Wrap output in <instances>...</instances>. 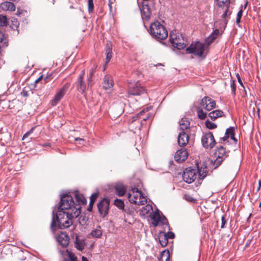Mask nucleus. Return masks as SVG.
Here are the masks:
<instances>
[{
    "instance_id": "f257e3e1",
    "label": "nucleus",
    "mask_w": 261,
    "mask_h": 261,
    "mask_svg": "<svg viewBox=\"0 0 261 261\" xmlns=\"http://www.w3.org/2000/svg\"><path fill=\"white\" fill-rule=\"evenodd\" d=\"M74 208L73 212L64 211V210L59 209L56 214V219L55 217V212L53 211L51 228L58 227L60 229H64L71 226L73 223L72 219L77 218L81 214V206L77 205Z\"/></svg>"
},
{
    "instance_id": "f03ea898",
    "label": "nucleus",
    "mask_w": 261,
    "mask_h": 261,
    "mask_svg": "<svg viewBox=\"0 0 261 261\" xmlns=\"http://www.w3.org/2000/svg\"><path fill=\"white\" fill-rule=\"evenodd\" d=\"M150 31L151 35L158 39L164 40L168 36V32L166 28L159 21L150 24Z\"/></svg>"
},
{
    "instance_id": "7ed1b4c3",
    "label": "nucleus",
    "mask_w": 261,
    "mask_h": 261,
    "mask_svg": "<svg viewBox=\"0 0 261 261\" xmlns=\"http://www.w3.org/2000/svg\"><path fill=\"white\" fill-rule=\"evenodd\" d=\"M227 156L225 149L222 146H218L214 153L215 159L211 161L210 168L212 169L218 168Z\"/></svg>"
},
{
    "instance_id": "20e7f679",
    "label": "nucleus",
    "mask_w": 261,
    "mask_h": 261,
    "mask_svg": "<svg viewBox=\"0 0 261 261\" xmlns=\"http://www.w3.org/2000/svg\"><path fill=\"white\" fill-rule=\"evenodd\" d=\"M129 201L132 203L138 205H144L147 203L146 197L138 188H134L128 194Z\"/></svg>"
},
{
    "instance_id": "39448f33",
    "label": "nucleus",
    "mask_w": 261,
    "mask_h": 261,
    "mask_svg": "<svg viewBox=\"0 0 261 261\" xmlns=\"http://www.w3.org/2000/svg\"><path fill=\"white\" fill-rule=\"evenodd\" d=\"M78 204H75L73 198L68 194L63 195L61 198V203L59 209L73 212V210Z\"/></svg>"
},
{
    "instance_id": "423d86ee",
    "label": "nucleus",
    "mask_w": 261,
    "mask_h": 261,
    "mask_svg": "<svg viewBox=\"0 0 261 261\" xmlns=\"http://www.w3.org/2000/svg\"><path fill=\"white\" fill-rule=\"evenodd\" d=\"M205 49V44L200 42L192 43L188 47L186 51L189 54H192L199 57L202 56Z\"/></svg>"
},
{
    "instance_id": "0eeeda50",
    "label": "nucleus",
    "mask_w": 261,
    "mask_h": 261,
    "mask_svg": "<svg viewBox=\"0 0 261 261\" xmlns=\"http://www.w3.org/2000/svg\"><path fill=\"white\" fill-rule=\"evenodd\" d=\"M169 40L172 46L178 49H182L186 46L184 38L177 36L173 31L170 33Z\"/></svg>"
},
{
    "instance_id": "6e6552de",
    "label": "nucleus",
    "mask_w": 261,
    "mask_h": 261,
    "mask_svg": "<svg viewBox=\"0 0 261 261\" xmlns=\"http://www.w3.org/2000/svg\"><path fill=\"white\" fill-rule=\"evenodd\" d=\"M203 146L206 149H212L216 144V141L212 133L209 132L204 134L201 138Z\"/></svg>"
},
{
    "instance_id": "1a4fd4ad",
    "label": "nucleus",
    "mask_w": 261,
    "mask_h": 261,
    "mask_svg": "<svg viewBox=\"0 0 261 261\" xmlns=\"http://www.w3.org/2000/svg\"><path fill=\"white\" fill-rule=\"evenodd\" d=\"M150 217L152 220V224L154 226L156 227L160 225H165L167 224L168 222L166 217L164 216H161L159 214L158 211L153 213L150 215Z\"/></svg>"
},
{
    "instance_id": "9d476101",
    "label": "nucleus",
    "mask_w": 261,
    "mask_h": 261,
    "mask_svg": "<svg viewBox=\"0 0 261 261\" xmlns=\"http://www.w3.org/2000/svg\"><path fill=\"white\" fill-rule=\"evenodd\" d=\"M197 170L188 168L185 169L182 174L183 180L188 184L193 182L197 177Z\"/></svg>"
},
{
    "instance_id": "9b49d317",
    "label": "nucleus",
    "mask_w": 261,
    "mask_h": 261,
    "mask_svg": "<svg viewBox=\"0 0 261 261\" xmlns=\"http://www.w3.org/2000/svg\"><path fill=\"white\" fill-rule=\"evenodd\" d=\"M68 88L69 85L67 83L59 90L55 94L54 99L50 101V103L52 106L54 107L57 105L65 94Z\"/></svg>"
},
{
    "instance_id": "f8f14e48",
    "label": "nucleus",
    "mask_w": 261,
    "mask_h": 261,
    "mask_svg": "<svg viewBox=\"0 0 261 261\" xmlns=\"http://www.w3.org/2000/svg\"><path fill=\"white\" fill-rule=\"evenodd\" d=\"M153 4V3L150 1L142 6L141 10L142 17L146 20L149 19L150 17L151 12L154 9Z\"/></svg>"
},
{
    "instance_id": "ddd939ff",
    "label": "nucleus",
    "mask_w": 261,
    "mask_h": 261,
    "mask_svg": "<svg viewBox=\"0 0 261 261\" xmlns=\"http://www.w3.org/2000/svg\"><path fill=\"white\" fill-rule=\"evenodd\" d=\"M110 201L108 199L104 198L101 200L98 204L97 207L98 211L103 217L107 216L109 210Z\"/></svg>"
},
{
    "instance_id": "4468645a",
    "label": "nucleus",
    "mask_w": 261,
    "mask_h": 261,
    "mask_svg": "<svg viewBox=\"0 0 261 261\" xmlns=\"http://www.w3.org/2000/svg\"><path fill=\"white\" fill-rule=\"evenodd\" d=\"M200 105L206 110L211 111L216 107L214 100L208 96L204 97L201 100Z\"/></svg>"
},
{
    "instance_id": "2eb2a0df",
    "label": "nucleus",
    "mask_w": 261,
    "mask_h": 261,
    "mask_svg": "<svg viewBox=\"0 0 261 261\" xmlns=\"http://www.w3.org/2000/svg\"><path fill=\"white\" fill-rule=\"evenodd\" d=\"M145 110L141 111L139 113L132 117V122L130 124V128L132 129L133 131H135L137 129L140 130L141 129V124L140 121H137V119H140L141 116L146 112Z\"/></svg>"
},
{
    "instance_id": "dca6fc26",
    "label": "nucleus",
    "mask_w": 261,
    "mask_h": 261,
    "mask_svg": "<svg viewBox=\"0 0 261 261\" xmlns=\"http://www.w3.org/2000/svg\"><path fill=\"white\" fill-rule=\"evenodd\" d=\"M84 71H82L74 84L78 91L82 93H84L87 88L89 87L84 80Z\"/></svg>"
},
{
    "instance_id": "f3484780",
    "label": "nucleus",
    "mask_w": 261,
    "mask_h": 261,
    "mask_svg": "<svg viewBox=\"0 0 261 261\" xmlns=\"http://www.w3.org/2000/svg\"><path fill=\"white\" fill-rule=\"evenodd\" d=\"M145 91V88L139 83L137 82L129 87L128 93L133 95H139L144 93Z\"/></svg>"
},
{
    "instance_id": "a211bd4d",
    "label": "nucleus",
    "mask_w": 261,
    "mask_h": 261,
    "mask_svg": "<svg viewBox=\"0 0 261 261\" xmlns=\"http://www.w3.org/2000/svg\"><path fill=\"white\" fill-rule=\"evenodd\" d=\"M188 153L185 148L178 150L175 154V160L178 162L185 161L188 158Z\"/></svg>"
},
{
    "instance_id": "6ab92c4d",
    "label": "nucleus",
    "mask_w": 261,
    "mask_h": 261,
    "mask_svg": "<svg viewBox=\"0 0 261 261\" xmlns=\"http://www.w3.org/2000/svg\"><path fill=\"white\" fill-rule=\"evenodd\" d=\"M189 136L185 131H181L178 136V143L180 146H185L188 143Z\"/></svg>"
},
{
    "instance_id": "aec40b11",
    "label": "nucleus",
    "mask_w": 261,
    "mask_h": 261,
    "mask_svg": "<svg viewBox=\"0 0 261 261\" xmlns=\"http://www.w3.org/2000/svg\"><path fill=\"white\" fill-rule=\"evenodd\" d=\"M58 241L61 245L66 247L69 243V237L66 232H62L58 235Z\"/></svg>"
},
{
    "instance_id": "412c9836",
    "label": "nucleus",
    "mask_w": 261,
    "mask_h": 261,
    "mask_svg": "<svg viewBox=\"0 0 261 261\" xmlns=\"http://www.w3.org/2000/svg\"><path fill=\"white\" fill-rule=\"evenodd\" d=\"M0 8L5 11L13 12L15 10V6L12 2L6 1L1 3Z\"/></svg>"
},
{
    "instance_id": "4be33fe9",
    "label": "nucleus",
    "mask_w": 261,
    "mask_h": 261,
    "mask_svg": "<svg viewBox=\"0 0 261 261\" xmlns=\"http://www.w3.org/2000/svg\"><path fill=\"white\" fill-rule=\"evenodd\" d=\"M74 244L75 248L80 251H82L86 245L84 239L79 236H75Z\"/></svg>"
},
{
    "instance_id": "5701e85b",
    "label": "nucleus",
    "mask_w": 261,
    "mask_h": 261,
    "mask_svg": "<svg viewBox=\"0 0 261 261\" xmlns=\"http://www.w3.org/2000/svg\"><path fill=\"white\" fill-rule=\"evenodd\" d=\"M114 82L111 75H106L103 78V88L107 90L112 88L113 86Z\"/></svg>"
},
{
    "instance_id": "b1692460",
    "label": "nucleus",
    "mask_w": 261,
    "mask_h": 261,
    "mask_svg": "<svg viewBox=\"0 0 261 261\" xmlns=\"http://www.w3.org/2000/svg\"><path fill=\"white\" fill-rule=\"evenodd\" d=\"M219 34V31L218 29H215L210 35V36L205 39V44L208 46L211 43L213 42V41L216 39Z\"/></svg>"
},
{
    "instance_id": "393cba45",
    "label": "nucleus",
    "mask_w": 261,
    "mask_h": 261,
    "mask_svg": "<svg viewBox=\"0 0 261 261\" xmlns=\"http://www.w3.org/2000/svg\"><path fill=\"white\" fill-rule=\"evenodd\" d=\"M159 240L162 247H165L168 243V240L167 238L166 233L160 232L158 236Z\"/></svg>"
},
{
    "instance_id": "a878e982",
    "label": "nucleus",
    "mask_w": 261,
    "mask_h": 261,
    "mask_svg": "<svg viewBox=\"0 0 261 261\" xmlns=\"http://www.w3.org/2000/svg\"><path fill=\"white\" fill-rule=\"evenodd\" d=\"M74 195L77 202L78 203L77 204H79V205L81 206V204H86V199L84 198L83 195L80 194L78 191H75L74 193Z\"/></svg>"
},
{
    "instance_id": "bb28decb",
    "label": "nucleus",
    "mask_w": 261,
    "mask_h": 261,
    "mask_svg": "<svg viewBox=\"0 0 261 261\" xmlns=\"http://www.w3.org/2000/svg\"><path fill=\"white\" fill-rule=\"evenodd\" d=\"M115 190L116 193L119 196H122L124 195L126 191L125 186L122 184H117L115 186Z\"/></svg>"
},
{
    "instance_id": "cd10ccee",
    "label": "nucleus",
    "mask_w": 261,
    "mask_h": 261,
    "mask_svg": "<svg viewBox=\"0 0 261 261\" xmlns=\"http://www.w3.org/2000/svg\"><path fill=\"white\" fill-rule=\"evenodd\" d=\"M179 123L180 129L181 131H185V130H187V129L190 128V122L186 119H181L179 121Z\"/></svg>"
},
{
    "instance_id": "c85d7f7f",
    "label": "nucleus",
    "mask_w": 261,
    "mask_h": 261,
    "mask_svg": "<svg viewBox=\"0 0 261 261\" xmlns=\"http://www.w3.org/2000/svg\"><path fill=\"white\" fill-rule=\"evenodd\" d=\"M223 114V111L221 110H215L208 114V116L211 118V119L214 120L216 119L217 118L221 117Z\"/></svg>"
},
{
    "instance_id": "c756f323",
    "label": "nucleus",
    "mask_w": 261,
    "mask_h": 261,
    "mask_svg": "<svg viewBox=\"0 0 261 261\" xmlns=\"http://www.w3.org/2000/svg\"><path fill=\"white\" fill-rule=\"evenodd\" d=\"M107 46V50H106V63H108L110 61V60L111 59V58H112V44H111V43L108 42Z\"/></svg>"
},
{
    "instance_id": "7c9ffc66",
    "label": "nucleus",
    "mask_w": 261,
    "mask_h": 261,
    "mask_svg": "<svg viewBox=\"0 0 261 261\" xmlns=\"http://www.w3.org/2000/svg\"><path fill=\"white\" fill-rule=\"evenodd\" d=\"M198 171L199 172V178L200 179H203L206 176V173L208 172L207 168L203 164L200 169H198L197 172Z\"/></svg>"
},
{
    "instance_id": "2f4dec72",
    "label": "nucleus",
    "mask_w": 261,
    "mask_h": 261,
    "mask_svg": "<svg viewBox=\"0 0 261 261\" xmlns=\"http://www.w3.org/2000/svg\"><path fill=\"white\" fill-rule=\"evenodd\" d=\"M102 231L100 226L97 227L95 229L93 230L91 232V236L94 238H100L102 236Z\"/></svg>"
},
{
    "instance_id": "473e14b6",
    "label": "nucleus",
    "mask_w": 261,
    "mask_h": 261,
    "mask_svg": "<svg viewBox=\"0 0 261 261\" xmlns=\"http://www.w3.org/2000/svg\"><path fill=\"white\" fill-rule=\"evenodd\" d=\"M170 260V253L168 250L164 251L162 252L160 257L159 258V261H169Z\"/></svg>"
},
{
    "instance_id": "72a5a7b5",
    "label": "nucleus",
    "mask_w": 261,
    "mask_h": 261,
    "mask_svg": "<svg viewBox=\"0 0 261 261\" xmlns=\"http://www.w3.org/2000/svg\"><path fill=\"white\" fill-rule=\"evenodd\" d=\"M226 8L224 9V12L222 15V17L225 19V22L226 23L227 19L231 13V11H230L228 6H225Z\"/></svg>"
},
{
    "instance_id": "f704fd0d",
    "label": "nucleus",
    "mask_w": 261,
    "mask_h": 261,
    "mask_svg": "<svg viewBox=\"0 0 261 261\" xmlns=\"http://www.w3.org/2000/svg\"><path fill=\"white\" fill-rule=\"evenodd\" d=\"M197 116L201 120L204 119L207 116L206 113L204 112L202 109L198 108L197 110Z\"/></svg>"
},
{
    "instance_id": "c9c22d12",
    "label": "nucleus",
    "mask_w": 261,
    "mask_h": 261,
    "mask_svg": "<svg viewBox=\"0 0 261 261\" xmlns=\"http://www.w3.org/2000/svg\"><path fill=\"white\" fill-rule=\"evenodd\" d=\"M114 204L120 210L124 209V204L122 200L116 199L115 200Z\"/></svg>"
},
{
    "instance_id": "e433bc0d",
    "label": "nucleus",
    "mask_w": 261,
    "mask_h": 261,
    "mask_svg": "<svg viewBox=\"0 0 261 261\" xmlns=\"http://www.w3.org/2000/svg\"><path fill=\"white\" fill-rule=\"evenodd\" d=\"M8 24V20L6 16L0 15V26L5 27Z\"/></svg>"
},
{
    "instance_id": "4c0bfd02",
    "label": "nucleus",
    "mask_w": 261,
    "mask_h": 261,
    "mask_svg": "<svg viewBox=\"0 0 261 261\" xmlns=\"http://www.w3.org/2000/svg\"><path fill=\"white\" fill-rule=\"evenodd\" d=\"M67 252L68 255V259H64L63 261H77V257L75 256V255L71 252L68 251L67 250Z\"/></svg>"
},
{
    "instance_id": "58836bf2",
    "label": "nucleus",
    "mask_w": 261,
    "mask_h": 261,
    "mask_svg": "<svg viewBox=\"0 0 261 261\" xmlns=\"http://www.w3.org/2000/svg\"><path fill=\"white\" fill-rule=\"evenodd\" d=\"M205 126L207 128L210 129H214L217 127V125L215 123L212 122L209 120L205 121Z\"/></svg>"
},
{
    "instance_id": "ea45409f",
    "label": "nucleus",
    "mask_w": 261,
    "mask_h": 261,
    "mask_svg": "<svg viewBox=\"0 0 261 261\" xmlns=\"http://www.w3.org/2000/svg\"><path fill=\"white\" fill-rule=\"evenodd\" d=\"M11 21H12V29L14 30L15 29H17L19 25V23L17 19H16L15 18H12L11 19Z\"/></svg>"
},
{
    "instance_id": "a19ab883",
    "label": "nucleus",
    "mask_w": 261,
    "mask_h": 261,
    "mask_svg": "<svg viewBox=\"0 0 261 261\" xmlns=\"http://www.w3.org/2000/svg\"><path fill=\"white\" fill-rule=\"evenodd\" d=\"M225 135L226 136H231V138L234 139V128L233 127H230L226 130Z\"/></svg>"
},
{
    "instance_id": "79ce46f5",
    "label": "nucleus",
    "mask_w": 261,
    "mask_h": 261,
    "mask_svg": "<svg viewBox=\"0 0 261 261\" xmlns=\"http://www.w3.org/2000/svg\"><path fill=\"white\" fill-rule=\"evenodd\" d=\"M219 7H225L229 5L228 0H217Z\"/></svg>"
},
{
    "instance_id": "37998d69",
    "label": "nucleus",
    "mask_w": 261,
    "mask_h": 261,
    "mask_svg": "<svg viewBox=\"0 0 261 261\" xmlns=\"http://www.w3.org/2000/svg\"><path fill=\"white\" fill-rule=\"evenodd\" d=\"M37 128V126L33 127L29 131L27 132L25 134H24L22 137V140H24L26 138H27L29 135L32 134L35 129Z\"/></svg>"
},
{
    "instance_id": "c03bdc74",
    "label": "nucleus",
    "mask_w": 261,
    "mask_h": 261,
    "mask_svg": "<svg viewBox=\"0 0 261 261\" xmlns=\"http://www.w3.org/2000/svg\"><path fill=\"white\" fill-rule=\"evenodd\" d=\"M230 88L231 91L233 95L236 94V87L234 81H231V84H230Z\"/></svg>"
},
{
    "instance_id": "a18cd8bd",
    "label": "nucleus",
    "mask_w": 261,
    "mask_h": 261,
    "mask_svg": "<svg viewBox=\"0 0 261 261\" xmlns=\"http://www.w3.org/2000/svg\"><path fill=\"white\" fill-rule=\"evenodd\" d=\"M150 210H152V207L150 205H147L145 207H143V210L142 211V213H144L143 214H147Z\"/></svg>"
},
{
    "instance_id": "49530a36",
    "label": "nucleus",
    "mask_w": 261,
    "mask_h": 261,
    "mask_svg": "<svg viewBox=\"0 0 261 261\" xmlns=\"http://www.w3.org/2000/svg\"><path fill=\"white\" fill-rule=\"evenodd\" d=\"M4 41L3 46H8V42L6 41V39L4 38V34L0 31V42Z\"/></svg>"
},
{
    "instance_id": "de8ad7c7",
    "label": "nucleus",
    "mask_w": 261,
    "mask_h": 261,
    "mask_svg": "<svg viewBox=\"0 0 261 261\" xmlns=\"http://www.w3.org/2000/svg\"><path fill=\"white\" fill-rule=\"evenodd\" d=\"M88 11L89 12H92L93 10L94 5L93 0H88Z\"/></svg>"
},
{
    "instance_id": "09e8293b",
    "label": "nucleus",
    "mask_w": 261,
    "mask_h": 261,
    "mask_svg": "<svg viewBox=\"0 0 261 261\" xmlns=\"http://www.w3.org/2000/svg\"><path fill=\"white\" fill-rule=\"evenodd\" d=\"M145 111H147V112H146L141 116V118H140V119H141L142 120L144 121L147 120V119H148L149 118V116H150V115H149V113L148 112V111H147V110H145Z\"/></svg>"
},
{
    "instance_id": "8fccbe9b",
    "label": "nucleus",
    "mask_w": 261,
    "mask_h": 261,
    "mask_svg": "<svg viewBox=\"0 0 261 261\" xmlns=\"http://www.w3.org/2000/svg\"><path fill=\"white\" fill-rule=\"evenodd\" d=\"M98 193H94L90 196L91 203H94L96 199L98 197Z\"/></svg>"
},
{
    "instance_id": "3c124183",
    "label": "nucleus",
    "mask_w": 261,
    "mask_h": 261,
    "mask_svg": "<svg viewBox=\"0 0 261 261\" xmlns=\"http://www.w3.org/2000/svg\"><path fill=\"white\" fill-rule=\"evenodd\" d=\"M185 199L189 202H193L195 201V199L191 196L190 195L186 194L184 195Z\"/></svg>"
},
{
    "instance_id": "603ef678",
    "label": "nucleus",
    "mask_w": 261,
    "mask_h": 261,
    "mask_svg": "<svg viewBox=\"0 0 261 261\" xmlns=\"http://www.w3.org/2000/svg\"><path fill=\"white\" fill-rule=\"evenodd\" d=\"M166 235L168 239H173L175 237L174 234L171 231H169L167 233H166Z\"/></svg>"
},
{
    "instance_id": "864d4df0",
    "label": "nucleus",
    "mask_w": 261,
    "mask_h": 261,
    "mask_svg": "<svg viewBox=\"0 0 261 261\" xmlns=\"http://www.w3.org/2000/svg\"><path fill=\"white\" fill-rule=\"evenodd\" d=\"M225 223H226V221L225 220V218H224V216H222V217H221V228H224Z\"/></svg>"
},
{
    "instance_id": "5fc2aeb1",
    "label": "nucleus",
    "mask_w": 261,
    "mask_h": 261,
    "mask_svg": "<svg viewBox=\"0 0 261 261\" xmlns=\"http://www.w3.org/2000/svg\"><path fill=\"white\" fill-rule=\"evenodd\" d=\"M21 94L24 97H28L29 96L28 92L25 89H23Z\"/></svg>"
},
{
    "instance_id": "6e6d98bb",
    "label": "nucleus",
    "mask_w": 261,
    "mask_h": 261,
    "mask_svg": "<svg viewBox=\"0 0 261 261\" xmlns=\"http://www.w3.org/2000/svg\"><path fill=\"white\" fill-rule=\"evenodd\" d=\"M242 14H243V10L242 9H241L238 13L237 14V17H239V18H241L242 17Z\"/></svg>"
},
{
    "instance_id": "4d7b16f0",
    "label": "nucleus",
    "mask_w": 261,
    "mask_h": 261,
    "mask_svg": "<svg viewBox=\"0 0 261 261\" xmlns=\"http://www.w3.org/2000/svg\"><path fill=\"white\" fill-rule=\"evenodd\" d=\"M74 140L76 141H80V142H84L85 141L84 139H82L81 138H75L74 139Z\"/></svg>"
},
{
    "instance_id": "13d9d810",
    "label": "nucleus",
    "mask_w": 261,
    "mask_h": 261,
    "mask_svg": "<svg viewBox=\"0 0 261 261\" xmlns=\"http://www.w3.org/2000/svg\"><path fill=\"white\" fill-rule=\"evenodd\" d=\"M237 77H238V82H239V83H240L241 85H243L241 79V78H240V76L239 75V74H237Z\"/></svg>"
},
{
    "instance_id": "bf43d9fd",
    "label": "nucleus",
    "mask_w": 261,
    "mask_h": 261,
    "mask_svg": "<svg viewBox=\"0 0 261 261\" xmlns=\"http://www.w3.org/2000/svg\"><path fill=\"white\" fill-rule=\"evenodd\" d=\"M42 78V75L40 76L38 79H37L36 81H35V83H38L40 80Z\"/></svg>"
},
{
    "instance_id": "052dcab7",
    "label": "nucleus",
    "mask_w": 261,
    "mask_h": 261,
    "mask_svg": "<svg viewBox=\"0 0 261 261\" xmlns=\"http://www.w3.org/2000/svg\"><path fill=\"white\" fill-rule=\"evenodd\" d=\"M241 18L237 17L236 22L237 24H239L240 22Z\"/></svg>"
},
{
    "instance_id": "680f3d73",
    "label": "nucleus",
    "mask_w": 261,
    "mask_h": 261,
    "mask_svg": "<svg viewBox=\"0 0 261 261\" xmlns=\"http://www.w3.org/2000/svg\"><path fill=\"white\" fill-rule=\"evenodd\" d=\"M93 72H94V70L93 69L90 71V75H89V76H90V78H92V77L93 76Z\"/></svg>"
},
{
    "instance_id": "e2e57ef3",
    "label": "nucleus",
    "mask_w": 261,
    "mask_h": 261,
    "mask_svg": "<svg viewBox=\"0 0 261 261\" xmlns=\"http://www.w3.org/2000/svg\"><path fill=\"white\" fill-rule=\"evenodd\" d=\"M84 220H85V218H84V217L81 216V217H80V223H81L82 221H84Z\"/></svg>"
},
{
    "instance_id": "0e129e2a",
    "label": "nucleus",
    "mask_w": 261,
    "mask_h": 261,
    "mask_svg": "<svg viewBox=\"0 0 261 261\" xmlns=\"http://www.w3.org/2000/svg\"><path fill=\"white\" fill-rule=\"evenodd\" d=\"M82 261H88V259L86 257L82 256Z\"/></svg>"
},
{
    "instance_id": "69168bd1",
    "label": "nucleus",
    "mask_w": 261,
    "mask_h": 261,
    "mask_svg": "<svg viewBox=\"0 0 261 261\" xmlns=\"http://www.w3.org/2000/svg\"><path fill=\"white\" fill-rule=\"evenodd\" d=\"M258 184H259V187L258 188L257 191H259V190L260 189V188L261 187V180H259Z\"/></svg>"
},
{
    "instance_id": "338daca9",
    "label": "nucleus",
    "mask_w": 261,
    "mask_h": 261,
    "mask_svg": "<svg viewBox=\"0 0 261 261\" xmlns=\"http://www.w3.org/2000/svg\"><path fill=\"white\" fill-rule=\"evenodd\" d=\"M228 136H226L225 137L222 138L221 139H222L223 141H225L228 139Z\"/></svg>"
},
{
    "instance_id": "774afa93",
    "label": "nucleus",
    "mask_w": 261,
    "mask_h": 261,
    "mask_svg": "<svg viewBox=\"0 0 261 261\" xmlns=\"http://www.w3.org/2000/svg\"><path fill=\"white\" fill-rule=\"evenodd\" d=\"M109 6L110 10H112V3H111L110 1H109Z\"/></svg>"
}]
</instances>
